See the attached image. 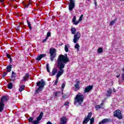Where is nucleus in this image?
<instances>
[{
	"label": "nucleus",
	"instance_id": "1",
	"mask_svg": "<svg viewBox=\"0 0 124 124\" xmlns=\"http://www.w3.org/2000/svg\"><path fill=\"white\" fill-rule=\"evenodd\" d=\"M69 62V58L67 57V54L63 55L62 54L60 55L57 60L58 67L59 68L60 70L58 72L56 75L57 79H59V77L64 72V66L65 64Z\"/></svg>",
	"mask_w": 124,
	"mask_h": 124
},
{
	"label": "nucleus",
	"instance_id": "2",
	"mask_svg": "<svg viewBox=\"0 0 124 124\" xmlns=\"http://www.w3.org/2000/svg\"><path fill=\"white\" fill-rule=\"evenodd\" d=\"M84 97L85 96H84V95L82 94L81 93H78L75 98V103H78V104L80 105V104H82V103H83Z\"/></svg>",
	"mask_w": 124,
	"mask_h": 124
},
{
	"label": "nucleus",
	"instance_id": "3",
	"mask_svg": "<svg viewBox=\"0 0 124 124\" xmlns=\"http://www.w3.org/2000/svg\"><path fill=\"white\" fill-rule=\"evenodd\" d=\"M44 86H45V81L43 79H41V81L37 82V86L38 88L36 91V93H39L41 91H42L44 89Z\"/></svg>",
	"mask_w": 124,
	"mask_h": 124
},
{
	"label": "nucleus",
	"instance_id": "4",
	"mask_svg": "<svg viewBox=\"0 0 124 124\" xmlns=\"http://www.w3.org/2000/svg\"><path fill=\"white\" fill-rule=\"evenodd\" d=\"M114 117H116L119 120L123 119V114H122V111L120 109H117L113 112Z\"/></svg>",
	"mask_w": 124,
	"mask_h": 124
},
{
	"label": "nucleus",
	"instance_id": "5",
	"mask_svg": "<svg viewBox=\"0 0 124 124\" xmlns=\"http://www.w3.org/2000/svg\"><path fill=\"white\" fill-rule=\"evenodd\" d=\"M49 53L50 54V61L53 62L54 59L57 57V54H56V49L50 48L49 50Z\"/></svg>",
	"mask_w": 124,
	"mask_h": 124
},
{
	"label": "nucleus",
	"instance_id": "6",
	"mask_svg": "<svg viewBox=\"0 0 124 124\" xmlns=\"http://www.w3.org/2000/svg\"><path fill=\"white\" fill-rule=\"evenodd\" d=\"M81 36V34L80 32H77L74 36L73 42L74 43H77L79 39H80V37Z\"/></svg>",
	"mask_w": 124,
	"mask_h": 124
},
{
	"label": "nucleus",
	"instance_id": "7",
	"mask_svg": "<svg viewBox=\"0 0 124 124\" xmlns=\"http://www.w3.org/2000/svg\"><path fill=\"white\" fill-rule=\"evenodd\" d=\"M75 7V2H74V0H70V3L69 5V10L71 11L73 8Z\"/></svg>",
	"mask_w": 124,
	"mask_h": 124
},
{
	"label": "nucleus",
	"instance_id": "8",
	"mask_svg": "<svg viewBox=\"0 0 124 124\" xmlns=\"http://www.w3.org/2000/svg\"><path fill=\"white\" fill-rule=\"evenodd\" d=\"M80 82L77 81L76 84L74 85L73 87V89L74 91L75 92L78 91V90H80Z\"/></svg>",
	"mask_w": 124,
	"mask_h": 124
},
{
	"label": "nucleus",
	"instance_id": "9",
	"mask_svg": "<svg viewBox=\"0 0 124 124\" xmlns=\"http://www.w3.org/2000/svg\"><path fill=\"white\" fill-rule=\"evenodd\" d=\"M67 123V118L62 117L60 118V124H66Z\"/></svg>",
	"mask_w": 124,
	"mask_h": 124
},
{
	"label": "nucleus",
	"instance_id": "10",
	"mask_svg": "<svg viewBox=\"0 0 124 124\" xmlns=\"http://www.w3.org/2000/svg\"><path fill=\"white\" fill-rule=\"evenodd\" d=\"M93 86H88L87 87L85 88L84 93H89L90 91H92V90H93Z\"/></svg>",
	"mask_w": 124,
	"mask_h": 124
},
{
	"label": "nucleus",
	"instance_id": "11",
	"mask_svg": "<svg viewBox=\"0 0 124 124\" xmlns=\"http://www.w3.org/2000/svg\"><path fill=\"white\" fill-rule=\"evenodd\" d=\"M8 100V97L6 96H2V98H1V101L0 103H3V102H5V101H7Z\"/></svg>",
	"mask_w": 124,
	"mask_h": 124
},
{
	"label": "nucleus",
	"instance_id": "12",
	"mask_svg": "<svg viewBox=\"0 0 124 124\" xmlns=\"http://www.w3.org/2000/svg\"><path fill=\"white\" fill-rule=\"evenodd\" d=\"M44 57H46V54H40L35 58V60L36 61H40V60H41V58H44Z\"/></svg>",
	"mask_w": 124,
	"mask_h": 124
},
{
	"label": "nucleus",
	"instance_id": "13",
	"mask_svg": "<svg viewBox=\"0 0 124 124\" xmlns=\"http://www.w3.org/2000/svg\"><path fill=\"white\" fill-rule=\"evenodd\" d=\"M113 92V90L112 89H109L107 91V93L106 94V96L107 97H109L111 96V94H112V92Z\"/></svg>",
	"mask_w": 124,
	"mask_h": 124
},
{
	"label": "nucleus",
	"instance_id": "14",
	"mask_svg": "<svg viewBox=\"0 0 124 124\" xmlns=\"http://www.w3.org/2000/svg\"><path fill=\"white\" fill-rule=\"evenodd\" d=\"M110 122V119H104L99 122V124H106V123H109Z\"/></svg>",
	"mask_w": 124,
	"mask_h": 124
},
{
	"label": "nucleus",
	"instance_id": "15",
	"mask_svg": "<svg viewBox=\"0 0 124 124\" xmlns=\"http://www.w3.org/2000/svg\"><path fill=\"white\" fill-rule=\"evenodd\" d=\"M29 78H30V74H26V75L22 79V81H28Z\"/></svg>",
	"mask_w": 124,
	"mask_h": 124
},
{
	"label": "nucleus",
	"instance_id": "16",
	"mask_svg": "<svg viewBox=\"0 0 124 124\" xmlns=\"http://www.w3.org/2000/svg\"><path fill=\"white\" fill-rule=\"evenodd\" d=\"M57 72H58V69H57L56 68H54L52 70L51 74L53 76H54V75H56Z\"/></svg>",
	"mask_w": 124,
	"mask_h": 124
},
{
	"label": "nucleus",
	"instance_id": "17",
	"mask_svg": "<svg viewBox=\"0 0 124 124\" xmlns=\"http://www.w3.org/2000/svg\"><path fill=\"white\" fill-rule=\"evenodd\" d=\"M4 108V104L2 103H0V112H2Z\"/></svg>",
	"mask_w": 124,
	"mask_h": 124
},
{
	"label": "nucleus",
	"instance_id": "18",
	"mask_svg": "<svg viewBox=\"0 0 124 124\" xmlns=\"http://www.w3.org/2000/svg\"><path fill=\"white\" fill-rule=\"evenodd\" d=\"M12 68V65H8L6 68L7 72H10V71H11Z\"/></svg>",
	"mask_w": 124,
	"mask_h": 124
},
{
	"label": "nucleus",
	"instance_id": "19",
	"mask_svg": "<svg viewBox=\"0 0 124 124\" xmlns=\"http://www.w3.org/2000/svg\"><path fill=\"white\" fill-rule=\"evenodd\" d=\"M71 31L72 34H75L76 33V29L73 27L71 29Z\"/></svg>",
	"mask_w": 124,
	"mask_h": 124
},
{
	"label": "nucleus",
	"instance_id": "20",
	"mask_svg": "<svg viewBox=\"0 0 124 124\" xmlns=\"http://www.w3.org/2000/svg\"><path fill=\"white\" fill-rule=\"evenodd\" d=\"M24 90H25V85H20L19 86V92H23V91H24Z\"/></svg>",
	"mask_w": 124,
	"mask_h": 124
},
{
	"label": "nucleus",
	"instance_id": "21",
	"mask_svg": "<svg viewBox=\"0 0 124 124\" xmlns=\"http://www.w3.org/2000/svg\"><path fill=\"white\" fill-rule=\"evenodd\" d=\"M60 94H61V92H56L54 93V95L55 96V98H58V97H59V96H60Z\"/></svg>",
	"mask_w": 124,
	"mask_h": 124
},
{
	"label": "nucleus",
	"instance_id": "22",
	"mask_svg": "<svg viewBox=\"0 0 124 124\" xmlns=\"http://www.w3.org/2000/svg\"><path fill=\"white\" fill-rule=\"evenodd\" d=\"M97 52H98V54L103 53V49L102 48V47H99L98 48Z\"/></svg>",
	"mask_w": 124,
	"mask_h": 124
},
{
	"label": "nucleus",
	"instance_id": "23",
	"mask_svg": "<svg viewBox=\"0 0 124 124\" xmlns=\"http://www.w3.org/2000/svg\"><path fill=\"white\" fill-rule=\"evenodd\" d=\"M69 46H70L69 45L65 46L64 50H65V52H68V47H69Z\"/></svg>",
	"mask_w": 124,
	"mask_h": 124
},
{
	"label": "nucleus",
	"instance_id": "24",
	"mask_svg": "<svg viewBox=\"0 0 124 124\" xmlns=\"http://www.w3.org/2000/svg\"><path fill=\"white\" fill-rule=\"evenodd\" d=\"M90 119L86 117V118H85L83 121V124H87L89 122V121H90Z\"/></svg>",
	"mask_w": 124,
	"mask_h": 124
},
{
	"label": "nucleus",
	"instance_id": "25",
	"mask_svg": "<svg viewBox=\"0 0 124 124\" xmlns=\"http://www.w3.org/2000/svg\"><path fill=\"white\" fill-rule=\"evenodd\" d=\"M75 48L77 50H79V48H80V46H79V44L77 43L75 46Z\"/></svg>",
	"mask_w": 124,
	"mask_h": 124
},
{
	"label": "nucleus",
	"instance_id": "26",
	"mask_svg": "<svg viewBox=\"0 0 124 124\" xmlns=\"http://www.w3.org/2000/svg\"><path fill=\"white\" fill-rule=\"evenodd\" d=\"M12 87H13V84H12V83H9L8 85V89H9L10 90H11V89H12Z\"/></svg>",
	"mask_w": 124,
	"mask_h": 124
},
{
	"label": "nucleus",
	"instance_id": "27",
	"mask_svg": "<svg viewBox=\"0 0 124 124\" xmlns=\"http://www.w3.org/2000/svg\"><path fill=\"white\" fill-rule=\"evenodd\" d=\"M92 112H90L88 114V116H87V117L86 118H88L89 120H91V118L92 117Z\"/></svg>",
	"mask_w": 124,
	"mask_h": 124
},
{
	"label": "nucleus",
	"instance_id": "28",
	"mask_svg": "<svg viewBox=\"0 0 124 124\" xmlns=\"http://www.w3.org/2000/svg\"><path fill=\"white\" fill-rule=\"evenodd\" d=\"M94 123V118L93 117L92 119H90V124H93Z\"/></svg>",
	"mask_w": 124,
	"mask_h": 124
},
{
	"label": "nucleus",
	"instance_id": "29",
	"mask_svg": "<svg viewBox=\"0 0 124 124\" xmlns=\"http://www.w3.org/2000/svg\"><path fill=\"white\" fill-rule=\"evenodd\" d=\"M116 23V20H112L110 21V26H113Z\"/></svg>",
	"mask_w": 124,
	"mask_h": 124
},
{
	"label": "nucleus",
	"instance_id": "30",
	"mask_svg": "<svg viewBox=\"0 0 124 124\" xmlns=\"http://www.w3.org/2000/svg\"><path fill=\"white\" fill-rule=\"evenodd\" d=\"M95 108L96 110H97V111L98 110H99V109H100L101 107L99 105H96L95 107Z\"/></svg>",
	"mask_w": 124,
	"mask_h": 124
},
{
	"label": "nucleus",
	"instance_id": "31",
	"mask_svg": "<svg viewBox=\"0 0 124 124\" xmlns=\"http://www.w3.org/2000/svg\"><path fill=\"white\" fill-rule=\"evenodd\" d=\"M50 36H51V32L48 31L46 34V38H48Z\"/></svg>",
	"mask_w": 124,
	"mask_h": 124
},
{
	"label": "nucleus",
	"instance_id": "32",
	"mask_svg": "<svg viewBox=\"0 0 124 124\" xmlns=\"http://www.w3.org/2000/svg\"><path fill=\"white\" fill-rule=\"evenodd\" d=\"M46 70H47V72L50 73V69H49V64H46Z\"/></svg>",
	"mask_w": 124,
	"mask_h": 124
},
{
	"label": "nucleus",
	"instance_id": "33",
	"mask_svg": "<svg viewBox=\"0 0 124 124\" xmlns=\"http://www.w3.org/2000/svg\"><path fill=\"white\" fill-rule=\"evenodd\" d=\"M83 16H84V15H81V16H80L79 18L78 19V21L79 22H81V21H82Z\"/></svg>",
	"mask_w": 124,
	"mask_h": 124
},
{
	"label": "nucleus",
	"instance_id": "34",
	"mask_svg": "<svg viewBox=\"0 0 124 124\" xmlns=\"http://www.w3.org/2000/svg\"><path fill=\"white\" fill-rule=\"evenodd\" d=\"M28 120L30 123H32L33 122V118L32 117H30Z\"/></svg>",
	"mask_w": 124,
	"mask_h": 124
},
{
	"label": "nucleus",
	"instance_id": "35",
	"mask_svg": "<svg viewBox=\"0 0 124 124\" xmlns=\"http://www.w3.org/2000/svg\"><path fill=\"white\" fill-rule=\"evenodd\" d=\"M64 87H65V84L64 83H62V91H63L64 89Z\"/></svg>",
	"mask_w": 124,
	"mask_h": 124
},
{
	"label": "nucleus",
	"instance_id": "36",
	"mask_svg": "<svg viewBox=\"0 0 124 124\" xmlns=\"http://www.w3.org/2000/svg\"><path fill=\"white\" fill-rule=\"evenodd\" d=\"M27 23L28 25V27L30 30H31V23L29 22V21H27Z\"/></svg>",
	"mask_w": 124,
	"mask_h": 124
},
{
	"label": "nucleus",
	"instance_id": "37",
	"mask_svg": "<svg viewBox=\"0 0 124 124\" xmlns=\"http://www.w3.org/2000/svg\"><path fill=\"white\" fill-rule=\"evenodd\" d=\"M79 21H78V20H77V21H74L73 23H74V25H78V24H79Z\"/></svg>",
	"mask_w": 124,
	"mask_h": 124
},
{
	"label": "nucleus",
	"instance_id": "38",
	"mask_svg": "<svg viewBox=\"0 0 124 124\" xmlns=\"http://www.w3.org/2000/svg\"><path fill=\"white\" fill-rule=\"evenodd\" d=\"M58 81H59V78H58V77H56V80L55 82L54 85H57V84H58Z\"/></svg>",
	"mask_w": 124,
	"mask_h": 124
},
{
	"label": "nucleus",
	"instance_id": "39",
	"mask_svg": "<svg viewBox=\"0 0 124 124\" xmlns=\"http://www.w3.org/2000/svg\"><path fill=\"white\" fill-rule=\"evenodd\" d=\"M76 21V16H74L73 18L72 19V22H73V23H74V22H75Z\"/></svg>",
	"mask_w": 124,
	"mask_h": 124
},
{
	"label": "nucleus",
	"instance_id": "40",
	"mask_svg": "<svg viewBox=\"0 0 124 124\" xmlns=\"http://www.w3.org/2000/svg\"><path fill=\"white\" fill-rule=\"evenodd\" d=\"M69 104V102L67 101L65 103V104H64V106H66L67 105H68Z\"/></svg>",
	"mask_w": 124,
	"mask_h": 124
},
{
	"label": "nucleus",
	"instance_id": "41",
	"mask_svg": "<svg viewBox=\"0 0 124 124\" xmlns=\"http://www.w3.org/2000/svg\"><path fill=\"white\" fill-rule=\"evenodd\" d=\"M20 29H21V27H20L19 26H17L16 28V30H17V31H20Z\"/></svg>",
	"mask_w": 124,
	"mask_h": 124
},
{
	"label": "nucleus",
	"instance_id": "42",
	"mask_svg": "<svg viewBox=\"0 0 124 124\" xmlns=\"http://www.w3.org/2000/svg\"><path fill=\"white\" fill-rule=\"evenodd\" d=\"M6 75H7V73L6 72H4L3 74V77H5V76H6Z\"/></svg>",
	"mask_w": 124,
	"mask_h": 124
},
{
	"label": "nucleus",
	"instance_id": "43",
	"mask_svg": "<svg viewBox=\"0 0 124 124\" xmlns=\"http://www.w3.org/2000/svg\"><path fill=\"white\" fill-rule=\"evenodd\" d=\"M47 39H48V38H46L44 40H43V43H44V42H46L47 41Z\"/></svg>",
	"mask_w": 124,
	"mask_h": 124
},
{
	"label": "nucleus",
	"instance_id": "44",
	"mask_svg": "<svg viewBox=\"0 0 124 124\" xmlns=\"http://www.w3.org/2000/svg\"><path fill=\"white\" fill-rule=\"evenodd\" d=\"M29 6H30V3L25 5V7H29Z\"/></svg>",
	"mask_w": 124,
	"mask_h": 124
},
{
	"label": "nucleus",
	"instance_id": "45",
	"mask_svg": "<svg viewBox=\"0 0 124 124\" xmlns=\"http://www.w3.org/2000/svg\"><path fill=\"white\" fill-rule=\"evenodd\" d=\"M13 75H15V73L14 72H12V77H13Z\"/></svg>",
	"mask_w": 124,
	"mask_h": 124
},
{
	"label": "nucleus",
	"instance_id": "46",
	"mask_svg": "<svg viewBox=\"0 0 124 124\" xmlns=\"http://www.w3.org/2000/svg\"><path fill=\"white\" fill-rule=\"evenodd\" d=\"M4 1V0H0V2L1 3H3V2Z\"/></svg>",
	"mask_w": 124,
	"mask_h": 124
},
{
	"label": "nucleus",
	"instance_id": "47",
	"mask_svg": "<svg viewBox=\"0 0 124 124\" xmlns=\"http://www.w3.org/2000/svg\"><path fill=\"white\" fill-rule=\"evenodd\" d=\"M122 78H123V79L124 80V74H123L122 75Z\"/></svg>",
	"mask_w": 124,
	"mask_h": 124
},
{
	"label": "nucleus",
	"instance_id": "48",
	"mask_svg": "<svg viewBox=\"0 0 124 124\" xmlns=\"http://www.w3.org/2000/svg\"><path fill=\"white\" fill-rule=\"evenodd\" d=\"M7 57L8 59H10V56L9 55L7 54Z\"/></svg>",
	"mask_w": 124,
	"mask_h": 124
},
{
	"label": "nucleus",
	"instance_id": "49",
	"mask_svg": "<svg viewBox=\"0 0 124 124\" xmlns=\"http://www.w3.org/2000/svg\"><path fill=\"white\" fill-rule=\"evenodd\" d=\"M46 124H52V123L51 122H48Z\"/></svg>",
	"mask_w": 124,
	"mask_h": 124
},
{
	"label": "nucleus",
	"instance_id": "50",
	"mask_svg": "<svg viewBox=\"0 0 124 124\" xmlns=\"http://www.w3.org/2000/svg\"><path fill=\"white\" fill-rule=\"evenodd\" d=\"M117 78H119L120 77V75L116 76Z\"/></svg>",
	"mask_w": 124,
	"mask_h": 124
},
{
	"label": "nucleus",
	"instance_id": "51",
	"mask_svg": "<svg viewBox=\"0 0 124 124\" xmlns=\"http://www.w3.org/2000/svg\"><path fill=\"white\" fill-rule=\"evenodd\" d=\"M113 92L114 93H116V90H115V89H113Z\"/></svg>",
	"mask_w": 124,
	"mask_h": 124
},
{
	"label": "nucleus",
	"instance_id": "52",
	"mask_svg": "<svg viewBox=\"0 0 124 124\" xmlns=\"http://www.w3.org/2000/svg\"><path fill=\"white\" fill-rule=\"evenodd\" d=\"M13 78H15V75H13V77H12Z\"/></svg>",
	"mask_w": 124,
	"mask_h": 124
},
{
	"label": "nucleus",
	"instance_id": "53",
	"mask_svg": "<svg viewBox=\"0 0 124 124\" xmlns=\"http://www.w3.org/2000/svg\"><path fill=\"white\" fill-rule=\"evenodd\" d=\"M102 105H103V103H102L101 104V106H102Z\"/></svg>",
	"mask_w": 124,
	"mask_h": 124
},
{
	"label": "nucleus",
	"instance_id": "54",
	"mask_svg": "<svg viewBox=\"0 0 124 124\" xmlns=\"http://www.w3.org/2000/svg\"><path fill=\"white\" fill-rule=\"evenodd\" d=\"M12 0V1H15V0Z\"/></svg>",
	"mask_w": 124,
	"mask_h": 124
},
{
	"label": "nucleus",
	"instance_id": "55",
	"mask_svg": "<svg viewBox=\"0 0 124 124\" xmlns=\"http://www.w3.org/2000/svg\"><path fill=\"white\" fill-rule=\"evenodd\" d=\"M122 1H124V0H122Z\"/></svg>",
	"mask_w": 124,
	"mask_h": 124
},
{
	"label": "nucleus",
	"instance_id": "56",
	"mask_svg": "<svg viewBox=\"0 0 124 124\" xmlns=\"http://www.w3.org/2000/svg\"><path fill=\"white\" fill-rule=\"evenodd\" d=\"M22 23H20V25H22Z\"/></svg>",
	"mask_w": 124,
	"mask_h": 124
}]
</instances>
